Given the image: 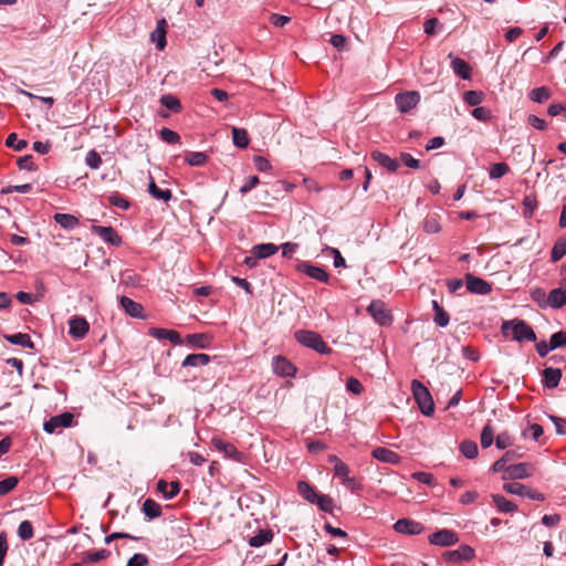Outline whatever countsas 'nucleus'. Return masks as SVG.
<instances>
[{"instance_id":"1","label":"nucleus","mask_w":566,"mask_h":566,"mask_svg":"<svg viewBox=\"0 0 566 566\" xmlns=\"http://www.w3.org/2000/svg\"><path fill=\"white\" fill-rule=\"evenodd\" d=\"M501 331L504 336H511L513 340L518 343L536 340V334L533 328L520 318L503 322Z\"/></svg>"},{"instance_id":"2","label":"nucleus","mask_w":566,"mask_h":566,"mask_svg":"<svg viewBox=\"0 0 566 566\" xmlns=\"http://www.w3.org/2000/svg\"><path fill=\"white\" fill-rule=\"evenodd\" d=\"M327 461L333 464L334 475L340 480V483L350 490L352 492H357L361 490V484L355 479L350 476L349 467L342 461L337 455L329 454Z\"/></svg>"},{"instance_id":"3","label":"nucleus","mask_w":566,"mask_h":566,"mask_svg":"<svg viewBox=\"0 0 566 566\" xmlns=\"http://www.w3.org/2000/svg\"><path fill=\"white\" fill-rule=\"evenodd\" d=\"M295 339L303 346L312 348L318 354H329L332 352V348L316 332L305 329L297 331L295 333Z\"/></svg>"},{"instance_id":"4","label":"nucleus","mask_w":566,"mask_h":566,"mask_svg":"<svg viewBox=\"0 0 566 566\" xmlns=\"http://www.w3.org/2000/svg\"><path fill=\"white\" fill-rule=\"evenodd\" d=\"M411 390L420 411L424 416H431L434 411V403L428 388L421 381L415 379L411 382Z\"/></svg>"},{"instance_id":"5","label":"nucleus","mask_w":566,"mask_h":566,"mask_svg":"<svg viewBox=\"0 0 566 566\" xmlns=\"http://www.w3.org/2000/svg\"><path fill=\"white\" fill-rule=\"evenodd\" d=\"M74 416L71 412H63L57 416L51 417L48 421L44 422L43 429L48 433H54L59 429L70 428L73 423Z\"/></svg>"},{"instance_id":"6","label":"nucleus","mask_w":566,"mask_h":566,"mask_svg":"<svg viewBox=\"0 0 566 566\" xmlns=\"http://www.w3.org/2000/svg\"><path fill=\"white\" fill-rule=\"evenodd\" d=\"M395 102L399 112L407 113L418 105L420 102V94L417 91L400 93L396 95Z\"/></svg>"},{"instance_id":"7","label":"nucleus","mask_w":566,"mask_h":566,"mask_svg":"<svg viewBox=\"0 0 566 566\" xmlns=\"http://www.w3.org/2000/svg\"><path fill=\"white\" fill-rule=\"evenodd\" d=\"M211 443L219 452H222L226 458L235 462H243V453L240 452L234 444L226 442L218 437H213Z\"/></svg>"},{"instance_id":"8","label":"nucleus","mask_w":566,"mask_h":566,"mask_svg":"<svg viewBox=\"0 0 566 566\" xmlns=\"http://www.w3.org/2000/svg\"><path fill=\"white\" fill-rule=\"evenodd\" d=\"M474 557V549L469 545H462L457 549L443 553V558L447 563L455 564L461 562H469Z\"/></svg>"},{"instance_id":"9","label":"nucleus","mask_w":566,"mask_h":566,"mask_svg":"<svg viewBox=\"0 0 566 566\" xmlns=\"http://www.w3.org/2000/svg\"><path fill=\"white\" fill-rule=\"evenodd\" d=\"M367 311L378 324L389 325L391 323V315L384 302L379 300L373 301Z\"/></svg>"},{"instance_id":"10","label":"nucleus","mask_w":566,"mask_h":566,"mask_svg":"<svg viewBox=\"0 0 566 566\" xmlns=\"http://www.w3.org/2000/svg\"><path fill=\"white\" fill-rule=\"evenodd\" d=\"M505 473L512 480L526 479L535 473V465L528 462L512 464L505 469Z\"/></svg>"},{"instance_id":"11","label":"nucleus","mask_w":566,"mask_h":566,"mask_svg":"<svg viewBox=\"0 0 566 566\" xmlns=\"http://www.w3.org/2000/svg\"><path fill=\"white\" fill-rule=\"evenodd\" d=\"M458 541V534L447 528L440 530L429 536L430 544L442 547L454 545Z\"/></svg>"},{"instance_id":"12","label":"nucleus","mask_w":566,"mask_h":566,"mask_svg":"<svg viewBox=\"0 0 566 566\" xmlns=\"http://www.w3.org/2000/svg\"><path fill=\"white\" fill-rule=\"evenodd\" d=\"M69 327L70 336L77 340L83 339L90 331L88 322L81 316H73L70 318Z\"/></svg>"},{"instance_id":"13","label":"nucleus","mask_w":566,"mask_h":566,"mask_svg":"<svg viewBox=\"0 0 566 566\" xmlns=\"http://www.w3.org/2000/svg\"><path fill=\"white\" fill-rule=\"evenodd\" d=\"M273 371L283 377H294L296 374V367L284 356H275L272 359Z\"/></svg>"},{"instance_id":"14","label":"nucleus","mask_w":566,"mask_h":566,"mask_svg":"<svg viewBox=\"0 0 566 566\" xmlns=\"http://www.w3.org/2000/svg\"><path fill=\"white\" fill-rule=\"evenodd\" d=\"M297 271L306 274L311 279H314L318 282L327 283L329 275L328 273L318 265H313L308 262H301L297 264Z\"/></svg>"},{"instance_id":"15","label":"nucleus","mask_w":566,"mask_h":566,"mask_svg":"<svg viewBox=\"0 0 566 566\" xmlns=\"http://www.w3.org/2000/svg\"><path fill=\"white\" fill-rule=\"evenodd\" d=\"M394 530L400 534L418 535L424 531V527L419 522L409 518H401L394 524Z\"/></svg>"},{"instance_id":"16","label":"nucleus","mask_w":566,"mask_h":566,"mask_svg":"<svg viewBox=\"0 0 566 566\" xmlns=\"http://www.w3.org/2000/svg\"><path fill=\"white\" fill-rule=\"evenodd\" d=\"M467 289L471 293L486 295L492 291V286L485 280L474 276L472 274L465 275Z\"/></svg>"},{"instance_id":"17","label":"nucleus","mask_w":566,"mask_h":566,"mask_svg":"<svg viewBox=\"0 0 566 566\" xmlns=\"http://www.w3.org/2000/svg\"><path fill=\"white\" fill-rule=\"evenodd\" d=\"M148 334L159 340L167 339L174 345H179L182 343L180 334L174 329L153 327L149 329Z\"/></svg>"},{"instance_id":"18","label":"nucleus","mask_w":566,"mask_h":566,"mask_svg":"<svg viewBox=\"0 0 566 566\" xmlns=\"http://www.w3.org/2000/svg\"><path fill=\"white\" fill-rule=\"evenodd\" d=\"M373 458L384 463L398 464L400 457L390 449L378 447L371 451Z\"/></svg>"},{"instance_id":"19","label":"nucleus","mask_w":566,"mask_h":566,"mask_svg":"<svg viewBox=\"0 0 566 566\" xmlns=\"http://www.w3.org/2000/svg\"><path fill=\"white\" fill-rule=\"evenodd\" d=\"M370 157L379 166L386 168L390 172H395L399 167V164L396 159L389 157L388 155H386L379 150L371 151Z\"/></svg>"},{"instance_id":"20","label":"nucleus","mask_w":566,"mask_h":566,"mask_svg":"<svg viewBox=\"0 0 566 566\" xmlns=\"http://www.w3.org/2000/svg\"><path fill=\"white\" fill-rule=\"evenodd\" d=\"M166 29L167 21L165 19H160L157 21L156 29L150 34V39L156 43V48L158 50H164L166 46Z\"/></svg>"},{"instance_id":"21","label":"nucleus","mask_w":566,"mask_h":566,"mask_svg":"<svg viewBox=\"0 0 566 566\" xmlns=\"http://www.w3.org/2000/svg\"><path fill=\"white\" fill-rule=\"evenodd\" d=\"M94 233L99 235L105 242H108L113 245H119L122 243V239L116 232V230L112 227H103L97 226L93 228Z\"/></svg>"},{"instance_id":"22","label":"nucleus","mask_w":566,"mask_h":566,"mask_svg":"<svg viewBox=\"0 0 566 566\" xmlns=\"http://www.w3.org/2000/svg\"><path fill=\"white\" fill-rule=\"evenodd\" d=\"M449 57L452 59L451 67L453 72L463 80L471 78V67L470 65L460 57H453L452 53L449 54Z\"/></svg>"},{"instance_id":"23","label":"nucleus","mask_w":566,"mask_h":566,"mask_svg":"<svg viewBox=\"0 0 566 566\" xmlns=\"http://www.w3.org/2000/svg\"><path fill=\"white\" fill-rule=\"evenodd\" d=\"M563 373L559 368L548 367L543 370V384L547 388H556L560 381Z\"/></svg>"},{"instance_id":"24","label":"nucleus","mask_w":566,"mask_h":566,"mask_svg":"<svg viewBox=\"0 0 566 566\" xmlns=\"http://www.w3.org/2000/svg\"><path fill=\"white\" fill-rule=\"evenodd\" d=\"M441 217L437 212H430L426 216L422 227L423 231L432 234L438 233L441 231V224H440Z\"/></svg>"},{"instance_id":"25","label":"nucleus","mask_w":566,"mask_h":566,"mask_svg":"<svg viewBox=\"0 0 566 566\" xmlns=\"http://www.w3.org/2000/svg\"><path fill=\"white\" fill-rule=\"evenodd\" d=\"M120 305L125 310V312L130 315L132 317H142L143 316V306L142 304L133 301L132 298L127 296H122Z\"/></svg>"},{"instance_id":"26","label":"nucleus","mask_w":566,"mask_h":566,"mask_svg":"<svg viewBox=\"0 0 566 566\" xmlns=\"http://www.w3.org/2000/svg\"><path fill=\"white\" fill-rule=\"evenodd\" d=\"M548 306L553 308H560L566 304V290L565 289H554L547 295Z\"/></svg>"},{"instance_id":"27","label":"nucleus","mask_w":566,"mask_h":566,"mask_svg":"<svg viewBox=\"0 0 566 566\" xmlns=\"http://www.w3.org/2000/svg\"><path fill=\"white\" fill-rule=\"evenodd\" d=\"M279 251V247L274 243H261L252 248L251 253L259 259H265L274 255Z\"/></svg>"},{"instance_id":"28","label":"nucleus","mask_w":566,"mask_h":566,"mask_svg":"<svg viewBox=\"0 0 566 566\" xmlns=\"http://www.w3.org/2000/svg\"><path fill=\"white\" fill-rule=\"evenodd\" d=\"M157 490L164 494L166 499L175 497L180 491L179 482H167L165 480H159L157 483Z\"/></svg>"},{"instance_id":"29","label":"nucleus","mask_w":566,"mask_h":566,"mask_svg":"<svg viewBox=\"0 0 566 566\" xmlns=\"http://www.w3.org/2000/svg\"><path fill=\"white\" fill-rule=\"evenodd\" d=\"M148 192L157 200L167 202L171 199L172 193L170 189H160L153 178H150V182L148 185Z\"/></svg>"},{"instance_id":"30","label":"nucleus","mask_w":566,"mask_h":566,"mask_svg":"<svg viewBox=\"0 0 566 566\" xmlns=\"http://www.w3.org/2000/svg\"><path fill=\"white\" fill-rule=\"evenodd\" d=\"M142 511L149 520L157 518L161 515V506L153 499L145 500Z\"/></svg>"},{"instance_id":"31","label":"nucleus","mask_w":566,"mask_h":566,"mask_svg":"<svg viewBox=\"0 0 566 566\" xmlns=\"http://www.w3.org/2000/svg\"><path fill=\"white\" fill-rule=\"evenodd\" d=\"M6 339L13 345H19L24 348L32 349L34 347V344L31 339V337L28 334L24 333H17L12 335H7Z\"/></svg>"},{"instance_id":"32","label":"nucleus","mask_w":566,"mask_h":566,"mask_svg":"<svg viewBox=\"0 0 566 566\" xmlns=\"http://www.w3.org/2000/svg\"><path fill=\"white\" fill-rule=\"evenodd\" d=\"M297 491L310 503H315L316 499L319 495L316 492L315 488L305 481H300L297 483Z\"/></svg>"},{"instance_id":"33","label":"nucleus","mask_w":566,"mask_h":566,"mask_svg":"<svg viewBox=\"0 0 566 566\" xmlns=\"http://www.w3.org/2000/svg\"><path fill=\"white\" fill-rule=\"evenodd\" d=\"M273 538V532L271 530H260L258 534L249 539L251 547H260L266 543H270Z\"/></svg>"},{"instance_id":"34","label":"nucleus","mask_w":566,"mask_h":566,"mask_svg":"<svg viewBox=\"0 0 566 566\" xmlns=\"http://www.w3.org/2000/svg\"><path fill=\"white\" fill-rule=\"evenodd\" d=\"M492 499L499 511L503 513H512L517 510V505L503 495L494 494L492 495Z\"/></svg>"},{"instance_id":"35","label":"nucleus","mask_w":566,"mask_h":566,"mask_svg":"<svg viewBox=\"0 0 566 566\" xmlns=\"http://www.w3.org/2000/svg\"><path fill=\"white\" fill-rule=\"evenodd\" d=\"M210 361V356L207 354H190L186 356V358L182 361L184 367H197V366H205Z\"/></svg>"},{"instance_id":"36","label":"nucleus","mask_w":566,"mask_h":566,"mask_svg":"<svg viewBox=\"0 0 566 566\" xmlns=\"http://www.w3.org/2000/svg\"><path fill=\"white\" fill-rule=\"evenodd\" d=\"M53 219L64 229H73L78 223L77 218L69 213H55Z\"/></svg>"},{"instance_id":"37","label":"nucleus","mask_w":566,"mask_h":566,"mask_svg":"<svg viewBox=\"0 0 566 566\" xmlns=\"http://www.w3.org/2000/svg\"><path fill=\"white\" fill-rule=\"evenodd\" d=\"M233 144L240 148H247L249 145V135L245 129L233 127L232 128Z\"/></svg>"},{"instance_id":"38","label":"nucleus","mask_w":566,"mask_h":566,"mask_svg":"<svg viewBox=\"0 0 566 566\" xmlns=\"http://www.w3.org/2000/svg\"><path fill=\"white\" fill-rule=\"evenodd\" d=\"M460 451L467 459H475L479 453L476 442L472 440H464L460 444Z\"/></svg>"},{"instance_id":"39","label":"nucleus","mask_w":566,"mask_h":566,"mask_svg":"<svg viewBox=\"0 0 566 566\" xmlns=\"http://www.w3.org/2000/svg\"><path fill=\"white\" fill-rule=\"evenodd\" d=\"M433 308H434V323L440 326L444 327L449 324V314L438 304L437 301H433Z\"/></svg>"},{"instance_id":"40","label":"nucleus","mask_w":566,"mask_h":566,"mask_svg":"<svg viewBox=\"0 0 566 566\" xmlns=\"http://www.w3.org/2000/svg\"><path fill=\"white\" fill-rule=\"evenodd\" d=\"M503 490L510 494H515L520 496L528 495V488L518 482L505 483L503 485Z\"/></svg>"},{"instance_id":"41","label":"nucleus","mask_w":566,"mask_h":566,"mask_svg":"<svg viewBox=\"0 0 566 566\" xmlns=\"http://www.w3.org/2000/svg\"><path fill=\"white\" fill-rule=\"evenodd\" d=\"M566 254V238L558 240L555 242L552 251H551V259L553 262H557L560 259L564 258Z\"/></svg>"},{"instance_id":"42","label":"nucleus","mask_w":566,"mask_h":566,"mask_svg":"<svg viewBox=\"0 0 566 566\" xmlns=\"http://www.w3.org/2000/svg\"><path fill=\"white\" fill-rule=\"evenodd\" d=\"M551 97V91L546 86L534 88L530 92V98L535 103H543Z\"/></svg>"},{"instance_id":"43","label":"nucleus","mask_w":566,"mask_h":566,"mask_svg":"<svg viewBox=\"0 0 566 566\" xmlns=\"http://www.w3.org/2000/svg\"><path fill=\"white\" fill-rule=\"evenodd\" d=\"M160 103L167 107L169 111L178 113L181 109L180 101L170 94L163 95L160 98Z\"/></svg>"},{"instance_id":"44","label":"nucleus","mask_w":566,"mask_h":566,"mask_svg":"<svg viewBox=\"0 0 566 566\" xmlns=\"http://www.w3.org/2000/svg\"><path fill=\"white\" fill-rule=\"evenodd\" d=\"M208 156L202 151H192L186 156V161L190 166H203L207 163Z\"/></svg>"},{"instance_id":"45","label":"nucleus","mask_w":566,"mask_h":566,"mask_svg":"<svg viewBox=\"0 0 566 566\" xmlns=\"http://www.w3.org/2000/svg\"><path fill=\"white\" fill-rule=\"evenodd\" d=\"M494 440V430L491 424H485L481 432V447L488 449Z\"/></svg>"},{"instance_id":"46","label":"nucleus","mask_w":566,"mask_h":566,"mask_svg":"<svg viewBox=\"0 0 566 566\" xmlns=\"http://www.w3.org/2000/svg\"><path fill=\"white\" fill-rule=\"evenodd\" d=\"M19 483V479L17 476H8L7 479L0 481V496H4L10 493Z\"/></svg>"},{"instance_id":"47","label":"nucleus","mask_w":566,"mask_h":566,"mask_svg":"<svg viewBox=\"0 0 566 566\" xmlns=\"http://www.w3.org/2000/svg\"><path fill=\"white\" fill-rule=\"evenodd\" d=\"M109 552L107 549H99L96 552H86L83 555V562L90 563H98L109 556Z\"/></svg>"},{"instance_id":"48","label":"nucleus","mask_w":566,"mask_h":566,"mask_svg":"<svg viewBox=\"0 0 566 566\" xmlns=\"http://www.w3.org/2000/svg\"><path fill=\"white\" fill-rule=\"evenodd\" d=\"M18 536L22 541H28L33 537V525L30 521H23L18 527Z\"/></svg>"},{"instance_id":"49","label":"nucleus","mask_w":566,"mask_h":566,"mask_svg":"<svg viewBox=\"0 0 566 566\" xmlns=\"http://www.w3.org/2000/svg\"><path fill=\"white\" fill-rule=\"evenodd\" d=\"M27 142L24 139H18V135L15 133H11L6 140V146L13 148L17 151H21L27 147Z\"/></svg>"},{"instance_id":"50","label":"nucleus","mask_w":566,"mask_h":566,"mask_svg":"<svg viewBox=\"0 0 566 566\" xmlns=\"http://www.w3.org/2000/svg\"><path fill=\"white\" fill-rule=\"evenodd\" d=\"M510 170V167L505 163H496L493 164L490 168V178L499 179L506 175Z\"/></svg>"},{"instance_id":"51","label":"nucleus","mask_w":566,"mask_h":566,"mask_svg":"<svg viewBox=\"0 0 566 566\" xmlns=\"http://www.w3.org/2000/svg\"><path fill=\"white\" fill-rule=\"evenodd\" d=\"M315 504H317V506L322 511H324V512H327V513H332L333 512L334 502H333V499L329 495L319 494L318 497L315 501Z\"/></svg>"},{"instance_id":"52","label":"nucleus","mask_w":566,"mask_h":566,"mask_svg":"<svg viewBox=\"0 0 566 566\" xmlns=\"http://www.w3.org/2000/svg\"><path fill=\"white\" fill-rule=\"evenodd\" d=\"M463 99L470 106H478L483 101V93L479 91H468L464 93Z\"/></svg>"},{"instance_id":"53","label":"nucleus","mask_w":566,"mask_h":566,"mask_svg":"<svg viewBox=\"0 0 566 566\" xmlns=\"http://www.w3.org/2000/svg\"><path fill=\"white\" fill-rule=\"evenodd\" d=\"M531 298L538 304L539 307L548 306L547 295L541 287H535L531 291Z\"/></svg>"},{"instance_id":"54","label":"nucleus","mask_w":566,"mask_h":566,"mask_svg":"<svg viewBox=\"0 0 566 566\" xmlns=\"http://www.w3.org/2000/svg\"><path fill=\"white\" fill-rule=\"evenodd\" d=\"M495 446L497 449L504 450L513 446V438L506 431L501 432L495 438Z\"/></svg>"},{"instance_id":"55","label":"nucleus","mask_w":566,"mask_h":566,"mask_svg":"<svg viewBox=\"0 0 566 566\" xmlns=\"http://www.w3.org/2000/svg\"><path fill=\"white\" fill-rule=\"evenodd\" d=\"M566 346V332L554 333L549 338V347L553 349Z\"/></svg>"},{"instance_id":"56","label":"nucleus","mask_w":566,"mask_h":566,"mask_svg":"<svg viewBox=\"0 0 566 566\" xmlns=\"http://www.w3.org/2000/svg\"><path fill=\"white\" fill-rule=\"evenodd\" d=\"M543 432L544 430L542 426L533 423L523 431V436L525 438L531 437L532 439L537 441L542 437Z\"/></svg>"},{"instance_id":"57","label":"nucleus","mask_w":566,"mask_h":566,"mask_svg":"<svg viewBox=\"0 0 566 566\" xmlns=\"http://www.w3.org/2000/svg\"><path fill=\"white\" fill-rule=\"evenodd\" d=\"M85 163L92 169H97L102 165V158L95 150H90L85 157Z\"/></svg>"},{"instance_id":"58","label":"nucleus","mask_w":566,"mask_h":566,"mask_svg":"<svg viewBox=\"0 0 566 566\" xmlns=\"http://www.w3.org/2000/svg\"><path fill=\"white\" fill-rule=\"evenodd\" d=\"M108 202H109V205L117 207L119 209H123V210H127L129 208V201L126 198H124L123 196L117 195V193L109 196Z\"/></svg>"},{"instance_id":"59","label":"nucleus","mask_w":566,"mask_h":566,"mask_svg":"<svg viewBox=\"0 0 566 566\" xmlns=\"http://www.w3.org/2000/svg\"><path fill=\"white\" fill-rule=\"evenodd\" d=\"M17 165L20 169L33 171L36 169V166L33 161V157L31 155H25L20 157L17 161Z\"/></svg>"},{"instance_id":"60","label":"nucleus","mask_w":566,"mask_h":566,"mask_svg":"<svg viewBox=\"0 0 566 566\" xmlns=\"http://www.w3.org/2000/svg\"><path fill=\"white\" fill-rule=\"evenodd\" d=\"M208 339L209 337L206 334L188 335V342L200 348H206L208 346Z\"/></svg>"},{"instance_id":"61","label":"nucleus","mask_w":566,"mask_h":566,"mask_svg":"<svg viewBox=\"0 0 566 566\" xmlns=\"http://www.w3.org/2000/svg\"><path fill=\"white\" fill-rule=\"evenodd\" d=\"M411 478L417 480L420 483L427 484V485H434V478L431 473L428 472H413L411 474Z\"/></svg>"},{"instance_id":"62","label":"nucleus","mask_w":566,"mask_h":566,"mask_svg":"<svg viewBox=\"0 0 566 566\" xmlns=\"http://www.w3.org/2000/svg\"><path fill=\"white\" fill-rule=\"evenodd\" d=\"M149 559L145 554H134L127 562L126 566H148Z\"/></svg>"},{"instance_id":"63","label":"nucleus","mask_w":566,"mask_h":566,"mask_svg":"<svg viewBox=\"0 0 566 566\" xmlns=\"http://www.w3.org/2000/svg\"><path fill=\"white\" fill-rule=\"evenodd\" d=\"M160 137L164 142L168 144H176L180 139L179 135L176 132L166 127L160 130Z\"/></svg>"},{"instance_id":"64","label":"nucleus","mask_w":566,"mask_h":566,"mask_svg":"<svg viewBox=\"0 0 566 566\" xmlns=\"http://www.w3.org/2000/svg\"><path fill=\"white\" fill-rule=\"evenodd\" d=\"M346 388L348 391H350L355 395H359L364 390L361 382L357 378H354V377H350L347 379Z\"/></svg>"}]
</instances>
